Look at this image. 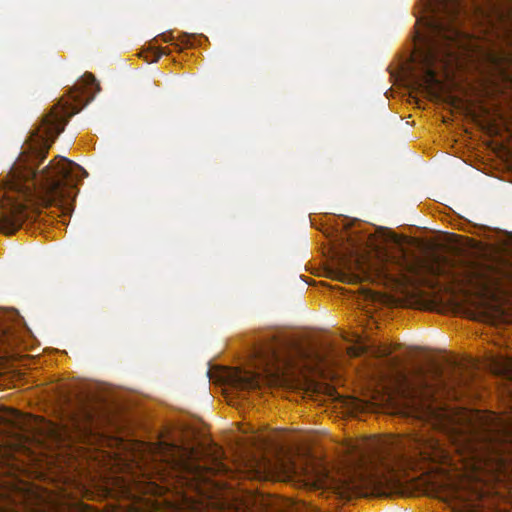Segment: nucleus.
Wrapping results in <instances>:
<instances>
[{
  "mask_svg": "<svg viewBox=\"0 0 512 512\" xmlns=\"http://www.w3.org/2000/svg\"><path fill=\"white\" fill-rule=\"evenodd\" d=\"M390 399H397L406 413L426 422L409 435L352 441L348 450L359 465L374 471L367 482L393 487L405 469H422L443 475L453 497L470 501L486 493V478L498 479L512 450V413L476 415L477 423L460 424L438 405L428 375H407L396 370L384 385Z\"/></svg>",
  "mask_w": 512,
  "mask_h": 512,
  "instance_id": "nucleus-1",
  "label": "nucleus"
},
{
  "mask_svg": "<svg viewBox=\"0 0 512 512\" xmlns=\"http://www.w3.org/2000/svg\"><path fill=\"white\" fill-rule=\"evenodd\" d=\"M99 90L94 75L84 74L69 97L61 99L31 133L25 150L0 181L1 232L14 233L41 207L56 206L65 214L71 211L76 185L85 171L61 156L38 172L36 162L46 157L51 144L63 131L67 118L77 113L81 105L91 100Z\"/></svg>",
  "mask_w": 512,
  "mask_h": 512,
  "instance_id": "nucleus-2",
  "label": "nucleus"
},
{
  "mask_svg": "<svg viewBox=\"0 0 512 512\" xmlns=\"http://www.w3.org/2000/svg\"><path fill=\"white\" fill-rule=\"evenodd\" d=\"M427 15L417 20L426 32H418V41L423 47L417 48L416 59L421 65L422 74L415 84L430 96H438L444 89L437 77L434 66L440 64L448 68L454 60V47L459 45L462 32L456 22L461 13L458 0H425Z\"/></svg>",
  "mask_w": 512,
  "mask_h": 512,
  "instance_id": "nucleus-3",
  "label": "nucleus"
},
{
  "mask_svg": "<svg viewBox=\"0 0 512 512\" xmlns=\"http://www.w3.org/2000/svg\"><path fill=\"white\" fill-rule=\"evenodd\" d=\"M429 269L431 274L459 287L481 288L485 285L483 271L474 263L437 260Z\"/></svg>",
  "mask_w": 512,
  "mask_h": 512,
  "instance_id": "nucleus-4",
  "label": "nucleus"
},
{
  "mask_svg": "<svg viewBox=\"0 0 512 512\" xmlns=\"http://www.w3.org/2000/svg\"><path fill=\"white\" fill-rule=\"evenodd\" d=\"M265 375L255 370H244L241 368H231L226 372L225 378L231 386L239 390L259 389L266 383L275 380V373L267 367L263 368Z\"/></svg>",
  "mask_w": 512,
  "mask_h": 512,
  "instance_id": "nucleus-5",
  "label": "nucleus"
},
{
  "mask_svg": "<svg viewBox=\"0 0 512 512\" xmlns=\"http://www.w3.org/2000/svg\"><path fill=\"white\" fill-rule=\"evenodd\" d=\"M370 267L363 264L358 257L355 259L340 258L338 261L337 273L341 281H357L361 274H366Z\"/></svg>",
  "mask_w": 512,
  "mask_h": 512,
  "instance_id": "nucleus-6",
  "label": "nucleus"
},
{
  "mask_svg": "<svg viewBox=\"0 0 512 512\" xmlns=\"http://www.w3.org/2000/svg\"><path fill=\"white\" fill-rule=\"evenodd\" d=\"M257 363L255 364V371L260 372L261 375H265L263 372V368L267 367L269 370L275 373V380L271 383H266L268 386L276 385L280 381V368L276 366V362L278 360V356L274 350L267 352V354H262L261 351H258Z\"/></svg>",
  "mask_w": 512,
  "mask_h": 512,
  "instance_id": "nucleus-7",
  "label": "nucleus"
},
{
  "mask_svg": "<svg viewBox=\"0 0 512 512\" xmlns=\"http://www.w3.org/2000/svg\"><path fill=\"white\" fill-rule=\"evenodd\" d=\"M310 472H304V474L309 477V480H311L315 485H318L320 487L329 486L332 484V481L330 479V476L328 473L324 470L313 472L312 475H309Z\"/></svg>",
  "mask_w": 512,
  "mask_h": 512,
  "instance_id": "nucleus-8",
  "label": "nucleus"
},
{
  "mask_svg": "<svg viewBox=\"0 0 512 512\" xmlns=\"http://www.w3.org/2000/svg\"><path fill=\"white\" fill-rule=\"evenodd\" d=\"M498 373L503 375L506 379L512 381V359H504L499 363Z\"/></svg>",
  "mask_w": 512,
  "mask_h": 512,
  "instance_id": "nucleus-9",
  "label": "nucleus"
},
{
  "mask_svg": "<svg viewBox=\"0 0 512 512\" xmlns=\"http://www.w3.org/2000/svg\"><path fill=\"white\" fill-rule=\"evenodd\" d=\"M506 319V316L504 314V311L500 308L495 309L491 312L490 315L487 316V321H490L493 324H498L500 322H504Z\"/></svg>",
  "mask_w": 512,
  "mask_h": 512,
  "instance_id": "nucleus-10",
  "label": "nucleus"
},
{
  "mask_svg": "<svg viewBox=\"0 0 512 512\" xmlns=\"http://www.w3.org/2000/svg\"><path fill=\"white\" fill-rule=\"evenodd\" d=\"M342 402L347 406L349 410L358 408L359 402L354 398L343 399Z\"/></svg>",
  "mask_w": 512,
  "mask_h": 512,
  "instance_id": "nucleus-11",
  "label": "nucleus"
},
{
  "mask_svg": "<svg viewBox=\"0 0 512 512\" xmlns=\"http://www.w3.org/2000/svg\"><path fill=\"white\" fill-rule=\"evenodd\" d=\"M391 347L390 346H384L382 348H379L378 354L381 357L388 356L391 353Z\"/></svg>",
  "mask_w": 512,
  "mask_h": 512,
  "instance_id": "nucleus-12",
  "label": "nucleus"
},
{
  "mask_svg": "<svg viewBox=\"0 0 512 512\" xmlns=\"http://www.w3.org/2000/svg\"><path fill=\"white\" fill-rule=\"evenodd\" d=\"M348 353L351 355V356H357L359 355V349L358 348H355V347H351L349 348L348 350Z\"/></svg>",
  "mask_w": 512,
  "mask_h": 512,
  "instance_id": "nucleus-13",
  "label": "nucleus"
},
{
  "mask_svg": "<svg viewBox=\"0 0 512 512\" xmlns=\"http://www.w3.org/2000/svg\"><path fill=\"white\" fill-rule=\"evenodd\" d=\"M287 472H291L294 474L300 473V471L298 470V467H296L294 464L289 468V470Z\"/></svg>",
  "mask_w": 512,
  "mask_h": 512,
  "instance_id": "nucleus-14",
  "label": "nucleus"
},
{
  "mask_svg": "<svg viewBox=\"0 0 512 512\" xmlns=\"http://www.w3.org/2000/svg\"><path fill=\"white\" fill-rule=\"evenodd\" d=\"M158 58H159V55H155V56H154V58H153L152 60H150V61H151V62H153V61H157V60H158Z\"/></svg>",
  "mask_w": 512,
  "mask_h": 512,
  "instance_id": "nucleus-15",
  "label": "nucleus"
}]
</instances>
